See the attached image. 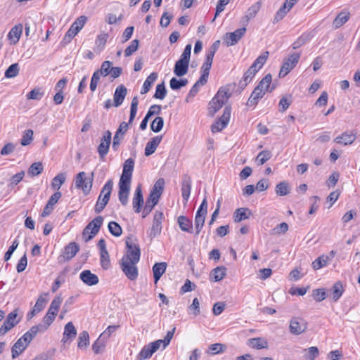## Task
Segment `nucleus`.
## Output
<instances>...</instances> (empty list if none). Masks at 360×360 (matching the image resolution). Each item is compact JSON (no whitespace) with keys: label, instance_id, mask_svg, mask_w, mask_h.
Segmentation results:
<instances>
[{"label":"nucleus","instance_id":"1","mask_svg":"<svg viewBox=\"0 0 360 360\" xmlns=\"http://www.w3.org/2000/svg\"><path fill=\"white\" fill-rule=\"evenodd\" d=\"M231 94L230 85L221 87L209 103V114L213 116L228 101Z\"/></svg>","mask_w":360,"mask_h":360},{"label":"nucleus","instance_id":"62","mask_svg":"<svg viewBox=\"0 0 360 360\" xmlns=\"http://www.w3.org/2000/svg\"><path fill=\"white\" fill-rule=\"evenodd\" d=\"M46 295V294L41 295L38 297L34 306L33 307V308L35 309V311L40 312L41 311L43 310V309L45 307V304L47 302L46 299L44 297Z\"/></svg>","mask_w":360,"mask_h":360},{"label":"nucleus","instance_id":"23","mask_svg":"<svg viewBox=\"0 0 360 360\" xmlns=\"http://www.w3.org/2000/svg\"><path fill=\"white\" fill-rule=\"evenodd\" d=\"M127 88L121 84L118 86L114 94V105L115 107H118L122 105L123 101L127 95Z\"/></svg>","mask_w":360,"mask_h":360},{"label":"nucleus","instance_id":"4","mask_svg":"<svg viewBox=\"0 0 360 360\" xmlns=\"http://www.w3.org/2000/svg\"><path fill=\"white\" fill-rule=\"evenodd\" d=\"M126 247V254L122 257L121 260L138 263L141 257V250L139 245L134 244L129 242V240H127Z\"/></svg>","mask_w":360,"mask_h":360},{"label":"nucleus","instance_id":"50","mask_svg":"<svg viewBox=\"0 0 360 360\" xmlns=\"http://www.w3.org/2000/svg\"><path fill=\"white\" fill-rule=\"evenodd\" d=\"M112 62L109 60L104 61L101 66V68L97 70L101 76L106 77L110 74V69L112 68Z\"/></svg>","mask_w":360,"mask_h":360},{"label":"nucleus","instance_id":"32","mask_svg":"<svg viewBox=\"0 0 360 360\" xmlns=\"http://www.w3.org/2000/svg\"><path fill=\"white\" fill-rule=\"evenodd\" d=\"M251 212L248 208H238L233 214L234 221L240 222L243 220L247 219L250 217Z\"/></svg>","mask_w":360,"mask_h":360},{"label":"nucleus","instance_id":"37","mask_svg":"<svg viewBox=\"0 0 360 360\" xmlns=\"http://www.w3.org/2000/svg\"><path fill=\"white\" fill-rule=\"evenodd\" d=\"M275 191L278 195H287L290 192L289 184L285 181L280 182L276 186Z\"/></svg>","mask_w":360,"mask_h":360},{"label":"nucleus","instance_id":"49","mask_svg":"<svg viewBox=\"0 0 360 360\" xmlns=\"http://www.w3.org/2000/svg\"><path fill=\"white\" fill-rule=\"evenodd\" d=\"M271 156L272 154L269 150H262L257 155L256 161L258 165H262L268 161Z\"/></svg>","mask_w":360,"mask_h":360},{"label":"nucleus","instance_id":"22","mask_svg":"<svg viewBox=\"0 0 360 360\" xmlns=\"http://www.w3.org/2000/svg\"><path fill=\"white\" fill-rule=\"evenodd\" d=\"M77 335V330L72 322H68L64 328L63 337L62 341L66 343L71 341Z\"/></svg>","mask_w":360,"mask_h":360},{"label":"nucleus","instance_id":"51","mask_svg":"<svg viewBox=\"0 0 360 360\" xmlns=\"http://www.w3.org/2000/svg\"><path fill=\"white\" fill-rule=\"evenodd\" d=\"M19 73V65L18 63L11 65L5 72V77L7 78H13L16 77Z\"/></svg>","mask_w":360,"mask_h":360},{"label":"nucleus","instance_id":"39","mask_svg":"<svg viewBox=\"0 0 360 360\" xmlns=\"http://www.w3.org/2000/svg\"><path fill=\"white\" fill-rule=\"evenodd\" d=\"M63 299L60 296L56 297L51 302V305L48 309V312L51 315H57L58 309L62 303Z\"/></svg>","mask_w":360,"mask_h":360},{"label":"nucleus","instance_id":"15","mask_svg":"<svg viewBox=\"0 0 360 360\" xmlns=\"http://www.w3.org/2000/svg\"><path fill=\"white\" fill-rule=\"evenodd\" d=\"M30 342H28L27 338L26 340L23 339V335L19 338L11 349L12 358L15 359L18 357L27 348Z\"/></svg>","mask_w":360,"mask_h":360},{"label":"nucleus","instance_id":"60","mask_svg":"<svg viewBox=\"0 0 360 360\" xmlns=\"http://www.w3.org/2000/svg\"><path fill=\"white\" fill-rule=\"evenodd\" d=\"M113 187V181L112 179H108L107 182L105 184L103 187L101 189V191L100 193L101 195H108L110 197L112 190Z\"/></svg>","mask_w":360,"mask_h":360},{"label":"nucleus","instance_id":"43","mask_svg":"<svg viewBox=\"0 0 360 360\" xmlns=\"http://www.w3.org/2000/svg\"><path fill=\"white\" fill-rule=\"evenodd\" d=\"M344 289L342 284L339 281L336 282L332 288V297L334 301H338L342 296Z\"/></svg>","mask_w":360,"mask_h":360},{"label":"nucleus","instance_id":"20","mask_svg":"<svg viewBox=\"0 0 360 360\" xmlns=\"http://www.w3.org/2000/svg\"><path fill=\"white\" fill-rule=\"evenodd\" d=\"M261 8V4L259 2H257L252 5L247 11L246 14L244 17H243L241 22L245 25L248 23V22L254 18L257 13L259 12Z\"/></svg>","mask_w":360,"mask_h":360},{"label":"nucleus","instance_id":"8","mask_svg":"<svg viewBox=\"0 0 360 360\" xmlns=\"http://www.w3.org/2000/svg\"><path fill=\"white\" fill-rule=\"evenodd\" d=\"M300 58V54L294 53L291 54L283 63L279 72V77H284L286 76L297 64Z\"/></svg>","mask_w":360,"mask_h":360},{"label":"nucleus","instance_id":"38","mask_svg":"<svg viewBox=\"0 0 360 360\" xmlns=\"http://www.w3.org/2000/svg\"><path fill=\"white\" fill-rule=\"evenodd\" d=\"M329 260V256H326L324 255H321L312 262V268L314 270L320 269L321 268L326 266Z\"/></svg>","mask_w":360,"mask_h":360},{"label":"nucleus","instance_id":"27","mask_svg":"<svg viewBox=\"0 0 360 360\" xmlns=\"http://www.w3.org/2000/svg\"><path fill=\"white\" fill-rule=\"evenodd\" d=\"M162 136H154L146 146L145 155L149 156L155 153L157 147L160 143Z\"/></svg>","mask_w":360,"mask_h":360},{"label":"nucleus","instance_id":"24","mask_svg":"<svg viewBox=\"0 0 360 360\" xmlns=\"http://www.w3.org/2000/svg\"><path fill=\"white\" fill-rule=\"evenodd\" d=\"M189 62L179 59L174 65V73L177 77H182L187 74Z\"/></svg>","mask_w":360,"mask_h":360},{"label":"nucleus","instance_id":"13","mask_svg":"<svg viewBox=\"0 0 360 360\" xmlns=\"http://www.w3.org/2000/svg\"><path fill=\"white\" fill-rule=\"evenodd\" d=\"M245 27L238 29L233 32H227L224 36V42L227 46H233L240 40V39L245 35Z\"/></svg>","mask_w":360,"mask_h":360},{"label":"nucleus","instance_id":"14","mask_svg":"<svg viewBox=\"0 0 360 360\" xmlns=\"http://www.w3.org/2000/svg\"><path fill=\"white\" fill-rule=\"evenodd\" d=\"M307 328V322L299 317H294L290 321V332L294 335H300L306 331Z\"/></svg>","mask_w":360,"mask_h":360},{"label":"nucleus","instance_id":"56","mask_svg":"<svg viewBox=\"0 0 360 360\" xmlns=\"http://www.w3.org/2000/svg\"><path fill=\"white\" fill-rule=\"evenodd\" d=\"M272 77L271 74H267L258 84L259 87L262 88V90L266 93L270 86L271 83Z\"/></svg>","mask_w":360,"mask_h":360},{"label":"nucleus","instance_id":"55","mask_svg":"<svg viewBox=\"0 0 360 360\" xmlns=\"http://www.w3.org/2000/svg\"><path fill=\"white\" fill-rule=\"evenodd\" d=\"M166 94L167 90L164 82L158 84L156 86L155 93L154 94V98L162 100L166 96Z\"/></svg>","mask_w":360,"mask_h":360},{"label":"nucleus","instance_id":"58","mask_svg":"<svg viewBox=\"0 0 360 360\" xmlns=\"http://www.w3.org/2000/svg\"><path fill=\"white\" fill-rule=\"evenodd\" d=\"M101 265L103 269H108L110 264V257L108 250L100 252Z\"/></svg>","mask_w":360,"mask_h":360},{"label":"nucleus","instance_id":"31","mask_svg":"<svg viewBox=\"0 0 360 360\" xmlns=\"http://www.w3.org/2000/svg\"><path fill=\"white\" fill-rule=\"evenodd\" d=\"M248 345L256 349H265L268 347V342L262 338H254L248 340Z\"/></svg>","mask_w":360,"mask_h":360},{"label":"nucleus","instance_id":"36","mask_svg":"<svg viewBox=\"0 0 360 360\" xmlns=\"http://www.w3.org/2000/svg\"><path fill=\"white\" fill-rule=\"evenodd\" d=\"M22 32V27L21 25L14 26L9 32L8 37V39L15 44L18 41Z\"/></svg>","mask_w":360,"mask_h":360},{"label":"nucleus","instance_id":"46","mask_svg":"<svg viewBox=\"0 0 360 360\" xmlns=\"http://www.w3.org/2000/svg\"><path fill=\"white\" fill-rule=\"evenodd\" d=\"M108 230L110 233L116 237H119L122 233V229L120 224L115 221H110L108 224Z\"/></svg>","mask_w":360,"mask_h":360},{"label":"nucleus","instance_id":"61","mask_svg":"<svg viewBox=\"0 0 360 360\" xmlns=\"http://www.w3.org/2000/svg\"><path fill=\"white\" fill-rule=\"evenodd\" d=\"M291 97H286L283 96L281 98V99L279 101L278 105H279V111L280 112H285L290 106L291 103Z\"/></svg>","mask_w":360,"mask_h":360},{"label":"nucleus","instance_id":"34","mask_svg":"<svg viewBox=\"0 0 360 360\" xmlns=\"http://www.w3.org/2000/svg\"><path fill=\"white\" fill-rule=\"evenodd\" d=\"M158 78V74L156 72H152L145 80L142 89L141 91V94H145L149 91L152 84L155 82Z\"/></svg>","mask_w":360,"mask_h":360},{"label":"nucleus","instance_id":"35","mask_svg":"<svg viewBox=\"0 0 360 360\" xmlns=\"http://www.w3.org/2000/svg\"><path fill=\"white\" fill-rule=\"evenodd\" d=\"M134 167V160L132 158L127 159L123 165L122 174L121 176L131 178Z\"/></svg>","mask_w":360,"mask_h":360},{"label":"nucleus","instance_id":"48","mask_svg":"<svg viewBox=\"0 0 360 360\" xmlns=\"http://www.w3.org/2000/svg\"><path fill=\"white\" fill-rule=\"evenodd\" d=\"M139 101L138 97L134 96L131 103L130 115L129 120V124H131L136 117L137 109H138Z\"/></svg>","mask_w":360,"mask_h":360},{"label":"nucleus","instance_id":"9","mask_svg":"<svg viewBox=\"0 0 360 360\" xmlns=\"http://www.w3.org/2000/svg\"><path fill=\"white\" fill-rule=\"evenodd\" d=\"M79 250V245L75 242H71L67 245L62 254L58 257L59 262H65L72 259Z\"/></svg>","mask_w":360,"mask_h":360},{"label":"nucleus","instance_id":"5","mask_svg":"<svg viewBox=\"0 0 360 360\" xmlns=\"http://www.w3.org/2000/svg\"><path fill=\"white\" fill-rule=\"evenodd\" d=\"M18 311L19 309L16 308L8 314L3 325L0 328L1 335H5L20 321L21 319L18 318Z\"/></svg>","mask_w":360,"mask_h":360},{"label":"nucleus","instance_id":"45","mask_svg":"<svg viewBox=\"0 0 360 360\" xmlns=\"http://www.w3.org/2000/svg\"><path fill=\"white\" fill-rule=\"evenodd\" d=\"M306 352L304 355L305 360H315L319 354V350L317 347H311L304 349Z\"/></svg>","mask_w":360,"mask_h":360},{"label":"nucleus","instance_id":"3","mask_svg":"<svg viewBox=\"0 0 360 360\" xmlns=\"http://www.w3.org/2000/svg\"><path fill=\"white\" fill-rule=\"evenodd\" d=\"M207 213V201L205 198L198 207L195 217V235L198 236L205 224V217Z\"/></svg>","mask_w":360,"mask_h":360},{"label":"nucleus","instance_id":"12","mask_svg":"<svg viewBox=\"0 0 360 360\" xmlns=\"http://www.w3.org/2000/svg\"><path fill=\"white\" fill-rule=\"evenodd\" d=\"M137 263L133 262L123 261L120 262V267L124 275L131 281H134L137 278L139 273L136 266Z\"/></svg>","mask_w":360,"mask_h":360},{"label":"nucleus","instance_id":"42","mask_svg":"<svg viewBox=\"0 0 360 360\" xmlns=\"http://www.w3.org/2000/svg\"><path fill=\"white\" fill-rule=\"evenodd\" d=\"M89 345V335L87 331L84 330L80 333L78 338L77 346L80 349L86 348Z\"/></svg>","mask_w":360,"mask_h":360},{"label":"nucleus","instance_id":"57","mask_svg":"<svg viewBox=\"0 0 360 360\" xmlns=\"http://www.w3.org/2000/svg\"><path fill=\"white\" fill-rule=\"evenodd\" d=\"M139 41L138 39H134L131 41L130 45H129L124 51L125 56L129 57L136 52L139 48Z\"/></svg>","mask_w":360,"mask_h":360},{"label":"nucleus","instance_id":"30","mask_svg":"<svg viewBox=\"0 0 360 360\" xmlns=\"http://www.w3.org/2000/svg\"><path fill=\"white\" fill-rule=\"evenodd\" d=\"M166 268H167V263H165V262L155 263L153 265V278L155 280V283H157L158 281L161 278V276L164 274V273L166 271Z\"/></svg>","mask_w":360,"mask_h":360},{"label":"nucleus","instance_id":"25","mask_svg":"<svg viewBox=\"0 0 360 360\" xmlns=\"http://www.w3.org/2000/svg\"><path fill=\"white\" fill-rule=\"evenodd\" d=\"M177 222L181 231L189 233H193V222L188 217L184 215H181L178 217Z\"/></svg>","mask_w":360,"mask_h":360},{"label":"nucleus","instance_id":"41","mask_svg":"<svg viewBox=\"0 0 360 360\" xmlns=\"http://www.w3.org/2000/svg\"><path fill=\"white\" fill-rule=\"evenodd\" d=\"M258 72V68H255V65H252L249 69L245 72L243 75V82L244 84H242V81L240 84L242 85L246 86L248 82H250L255 74Z\"/></svg>","mask_w":360,"mask_h":360},{"label":"nucleus","instance_id":"63","mask_svg":"<svg viewBox=\"0 0 360 360\" xmlns=\"http://www.w3.org/2000/svg\"><path fill=\"white\" fill-rule=\"evenodd\" d=\"M288 230V225L285 222H282L272 229V233L281 235L286 233Z\"/></svg>","mask_w":360,"mask_h":360},{"label":"nucleus","instance_id":"18","mask_svg":"<svg viewBox=\"0 0 360 360\" xmlns=\"http://www.w3.org/2000/svg\"><path fill=\"white\" fill-rule=\"evenodd\" d=\"M191 179L190 176L184 175L181 182V195L185 204L188 202L191 191Z\"/></svg>","mask_w":360,"mask_h":360},{"label":"nucleus","instance_id":"10","mask_svg":"<svg viewBox=\"0 0 360 360\" xmlns=\"http://www.w3.org/2000/svg\"><path fill=\"white\" fill-rule=\"evenodd\" d=\"M231 113V108L230 106H226L221 117L212 125L211 130L212 133L221 131L227 125L230 120Z\"/></svg>","mask_w":360,"mask_h":360},{"label":"nucleus","instance_id":"52","mask_svg":"<svg viewBox=\"0 0 360 360\" xmlns=\"http://www.w3.org/2000/svg\"><path fill=\"white\" fill-rule=\"evenodd\" d=\"M105 340L101 338V335L94 342L92 349L95 354H99L102 352L105 347Z\"/></svg>","mask_w":360,"mask_h":360},{"label":"nucleus","instance_id":"59","mask_svg":"<svg viewBox=\"0 0 360 360\" xmlns=\"http://www.w3.org/2000/svg\"><path fill=\"white\" fill-rule=\"evenodd\" d=\"M163 124H164L163 118L161 117H157L152 122V123L150 124V128H151L152 131L157 133V132H159L162 129V128L163 127Z\"/></svg>","mask_w":360,"mask_h":360},{"label":"nucleus","instance_id":"6","mask_svg":"<svg viewBox=\"0 0 360 360\" xmlns=\"http://www.w3.org/2000/svg\"><path fill=\"white\" fill-rule=\"evenodd\" d=\"M86 173L84 172H79L75 177V186L77 188L82 190L84 195H88L92 188L93 176L94 173H91V178L87 179L86 177Z\"/></svg>","mask_w":360,"mask_h":360},{"label":"nucleus","instance_id":"53","mask_svg":"<svg viewBox=\"0 0 360 360\" xmlns=\"http://www.w3.org/2000/svg\"><path fill=\"white\" fill-rule=\"evenodd\" d=\"M153 351L150 347L149 345H147L143 347L138 355L139 360H143L150 358L153 354Z\"/></svg>","mask_w":360,"mask_h":360},{"label":"nucleus","instance_id":"54","mask_svg":"<svg viewBox=\"0 0 360 360\" xmlns=\"http://www.w3.org/2000/svg\"><path fill=\"white\" fill-rule=\"evenodd\" d=\"M269 52L264 51L263 52L255 61L252 65H255V68H258V70L262 68V66L266 63L268 57Z\"/></svg>","mask_w":360,"mask_h":360},{"label":"nucleus","instance_id":"47","mask_svg":"<svg viewBox=\"0 0 360 360\" xmlns=\"http://www.w3.org/2000/svg\"><path fill=\"white\" fill-rule=\"evenodd\" d=\"M131 178L128 176H120L119 181V191L129 192Z\"/></svg>","mask_w":360,"mask_h":360},{"label":"nucleus","instance_id":"17","mask_svg":"<svg viewBox=\"0 0 360 360\" xmlns=\"http://www.w3.org/2000/svg\"><path fill=\"white\" fill-rule=\"evenodd\" d=\"M112 136H103L99 142L97 150L101 159H103L109 151Z\"/></svg>","mask_w":360,"mask_h":360},{"label":"nucleus","instance_id":"44","mask_svg":"<svg viewBox=\"0 0 360 360\" xmlns=\"http://www.w3.org/2000/svg\"><path fill=\"white\" fill-rule=\"evenodd\" d=\"M43 171V165L40 162H36L31 165L28 169L27 173L32 176L40 174Z\"/></svg>","mask_w":360,"mask_h":360},{"label":"nucleus","instance_id":"40","mask_svg":"<svg viewBox=\"0 0 360 360\" xmlns=\"http://www.w3.org/2000/svg\"><path fill=\"white\" fill-rule=\"evenodd\" d=\"M66 179L65 173H59L52 180L51 187L54 190H58L65 183Z\"/></svg>","mask_w":360,"mask_h":360},{"label":"nucleus","instance_id":"19","mask_svg":"<svg viewBox=\"0 0 360 360\" xmlns=\"http://www.w3.org/2000/svg\"><path fill=\"white\" fill-rule=\"evenodd\" d=\"M143 197L142 194V191L141 186L139 185L135 190L134 198H133V207L134 209V212L136 213H139L141 212V207L143 205Z\"/></svg>","mask_w":360,"mask_h":360},{"label":"nucleus","instance_id":"21","mask_svg":"<svg viewBox=\"0 0 360 360\" xmlns=\"http://www.w3.org/2000/svg\"><path fill=\"white\" fill-rule=\"evenodd\" d=\"M265 94V92L262 90V88L259 87L257 85L252 93L251 94L249 99L247 101V105L249 107L255 106L257 104L259 99H261L264 95Z\"/></svg>","mask_w":360,"mask_h":360},{"label":"nucleus","instance_id":"64","mask_svg":"<svg viewBox=\"0 0 360 360\" xmlns=\"http://www.w3.org/2000/svg\"><path fill=\"white\" fill-rule=\"evenodd\" d=\"M312 296L317 302H321L326 297V293L323 288H318L313 290Z\"/></svg>","mask_w":360,"mask_h":360},{"label":"nucleus","instance_id":"26","mask_svg":"<svg viewBox=\"0 0 360 360\" xmlns=\"http://www.w3.org/2000/svg\"><path fill=\"white\" fill-rule=\"evenodd\" d=\"M47 330V326H43L41 324L33 326L27 332L23 335V339L28 340L31 342L32 339L37 335L38 333H43Z\"/></svg>","mask_w":360,"mask_h":360},{"label":"nucleus","instance_id":"33","mask_svg":"<svg viewBox=\"0 0 360 360\" xmlns=\"http://www.w3.org/2000/svg\"><path fill=\"white\" fill-rule=\"evenodd\" d=\"M109 200H110V197L108 195H99L98 200L96 201V203L95 205V207H94L95 213H96V214L101 213L104 210V208L108 203Z\"/></svg>","mask_w":360,"mask_h":360},{"label":"nucleus","instance_id":"2","mask_svg":"<svg viewBox=\"0 0 360 360\" xmlns=\"http://www.w3.org/2000/svg\"><path fill=\"white\" fill-rule=\"evenodd\" d=\"M103 222V217L98 216L90 221L82 232L83 238L86 242L91 240L99 231Z\"/></svg>","mask_w":360,"mask_h":360},{"label":"nucleus","instance_id":"7","mask_svg":"<svg viewBox=\"0 0 360 360\" xmlns=\"http://www.w3.org/2000/svg\"><path fill=\"white\" fill-rule=\"evenodd\" d=\"M164 186L165 179L163 178L158 179L153 185V187L150 191L149 196L146 200L153 203V205H156L163 192Z\"/></svg>","mask_w":360,"mask_h":360},{"label":"nucleus","instance_id":"16","mask_svg":"<svg viewBox=\"0 0 360 360\" xmlns=\"http://www.w3.org/2000/svg\"><path fill=\"white\" fill-rule=\"evenodd\" d=\"M79 278L87 285L92 286L98 283V277L90 270H84L79 274Z\"/></svg>","mask_w":360,"mask_h":360},{"label":"nucleus","instance_id":"28","mask_svg":"<svg viewBox=\"0 0 360 360\" xmlns=\"http://www.w3.org/2000/svg\"><path fill=\"white\" fill-rule=\"evenodd\" d=\"M350 18V13L347 11L340 12L334 19L333 26L335 29H338L345 24Z\"/></svg>","mask_w":360,"mask_h":360},{"label":"nucleus","instance_id":"11","mask_svg":"<svg viewBox=\"0 0 360 360\" xmlns=\"http://www.w3.org/2000/svg\"><path fill=\"white\" fill-rule=\"evenodd\" d=\"M163 219V212L160 211H156L154 214L152 226L148 232V236L151 239L160 234Z\"/></svg>","mask_w":360,"mask_h":360},{"label":"nucleus","instance_id":"29","mask_svg":"<svg viewBox=\"0 0 360 360\" xmlns=\"http://www.w3.org/2000/svg\"><path fill=\"white\" fill-rule=\"evenodd\" d=\"M226 274V267L221 266H217L214 268L211 272H210V279L212 281L218 282L221 281Z\"/></svg>","mask_w":360,"mask_h":360}]
</instances>
